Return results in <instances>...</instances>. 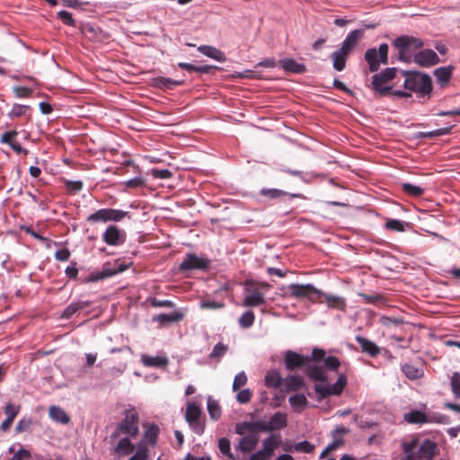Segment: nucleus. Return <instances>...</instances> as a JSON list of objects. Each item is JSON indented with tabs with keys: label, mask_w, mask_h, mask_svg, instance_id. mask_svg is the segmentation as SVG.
Returning a JSON list of instances; mask_svg holds the SVG:
<instances>
[{
	"label": "nucleus",
	"mask_w": 460,
	"mask_h": 460,
	"mask_svg": "<svg viewBox=\"0 0 460 460\" xmlns=\"http://www.w3.org/2000/svg\"><path fill=\"white\" fill-rule=\"evenodd\" d=\"M125 232L117 226H110L102 234L103 241L109 244L117 246L125 242Z\"/></svg>",
	"instance_id": "nucleus-12"
},
{
	"label": "nucleus",
	"mask_w": 460,
	"mask_h": 460,
	"mask_svg": "<svg viewBox=\"0 0 460 460\" xmlns=\"http://www.w3.org/2000/svg\"><path fill=\"white\" fill-rule=\"evenodd\" d=\"M288 402L296 412H301L308 405V400L303 394L290 396Z\"/></svg>",
	"instance_id": "nucleus-30"
},
{
	"label": "nucleus",
	"mask_w": 460,
	"mask_h": 460,
	"mask_svg": "<svg viewBox=\"0 0 460 460\" xmlns=\"http://www.w3.org/2000/svg\"><path fill=\"white\" fill-rule=\"evenodd\" d=\"M184 314L181 311H175L171 314H161L154 317V321L161 323L167 324L182 320Z\"/></svg>",
	"instance_id": "nucleus-31"
},
{
	"label": "nucleus",
	"mask_w": 460,
	"mask_h": 460,
	"mask_svg": "<svg viewBox=\"0 0 460 460\" xmlns=\"http://www.w3.org/2000/svg\"><path fill=\"white\" fill-rule=\"evenodd\" d=\"M13 92L18 98L29 97L32 93L31 89L22 86L14 87Z\"/></svg>",
	"instance_id": "nucleus-57"
},
{
	"label": "nucleus",
	"mask_w": 460,
	"mask_h": 460,
	"mask_svg": "<svg viewBox=\"0 0 460 460\" xmlns=\"http://www.w3.org/2000/svg\"><path fill=\"white\" fill-rule=\"evenodd\" d=\"M294 447L297 452L311 453L314 450V446L308 441H302L296 444Z\"/></svg>",
	"instance_id": "nucleus-53"
},
{
	"label": "nucleus",
	"mask_w": 460,
	"mask_h": 460,
	"mask_svg": "<svg viewBox=\"0 0 460 460\" xmlns=\"http://www.w3.org/2000/svg\"><path fill=\"white\" fill-rule=\"evenodd\" d=\"M208 411L213 420H217L221 415V410L217 401L210 396L208 398Z\"/></svg>",
	"instance_id": "nucleus-39"
},
{
	"label": "nucleus",
	"mask_w": 460,
	"mask_h": 460,
	"mask_svg": "<svg viewBox=\"0 0 460 460\" xmlns=\"http://www.w3.org/2000/svg\"><path fill=\"white\" fill-rule=\"evenodd\" d=\"M349 54L339 49L332 55L333 68L337 71H342L346 66V61Z\"/></svg>",
	"instance_id": "nucleus-28"
},
{
	"label": "nucleus",
	"mask_w": 460,
	"mask_h": 460,
	"mask_svg": "<svg viewBox=\"0 0 460 460\" xmlns=\"http://www.w3.org/2000/svg\"><path fill=\"white\" fill-rule=\"evenodd\" d=\"M252 398V392L249 389H243L236 394V400L240 403H247Z\"/></svg>",
	"instance_id": "nucleus-55"
},
{
	"label": "nucleus",
	"mask_w": 460,
	"mask_h": 460,
	"mask_svg": "<svg viewBox=\"0 0 460 460\" xmlns=\"http://www.w3.org/2000/svg\"><path fill=\"white\" fill-rule=\"evenodd\" d=\"M281 66L285 71L295 73V74H302L305 72V66L302 63H298L294 59L286 58L280 61Z\"/></svg>",
	"instance_id": "nucleus-29"
},
{
	"label": "nucleus",
	"mask_w": 460,
	"mask_h": 460,
	"mask_svg": "<svg viewBox=\"0 0 460 460\" xmlns=\"http://www.w3.org/2000/svg\"><path fill=\"white\" fill-rule=\"evenodd\" d=\"M312 358L315 361L323 359L325 367L331 370H336L340 366V361L337 358L332 356L325 358V351L322 349H314Z\"/></svg>",
	"instance_id": "nucleus-17"
},
{
	"label": "nucleus",
	"mask_w": 460,
	"mask_h": 460,
	"mask_svg": "<svg viewBox=\"0 0 460 460\" xmlns=\"http://www.w3.org/2000/svg\"><path fill=\"white\" fill-rule=\"evenodd\" d=\"M198 50L208 58L218 62H225L226 56L223 51L210 45H201L198 47Z\"/></svg>",
	"instance_id": "nucleus-19"
},
{
	"label": "nucleus",
	"mask_w": 460,
	"mask_h": 460,
	"mask_svg": "<svg viewBox=\"0 0 460 460\" xmlns=\"http://www.w3.org/2000/svg\"><path fill=\"white\" fill-rule=\"evenodd\" d=\"M121 434L126 437L135 438L138 434V415L135 411H128L125 418L117 426L115 431L112 433L111 438L113 441L115 438H119Z\"/></svg>",
	"instance_id": "nucleus-4"
},
{
	"label": "nucleus",
	"mask_w": 460,
	"mask_h": 460,
	"mask_svg": "<svg viewBox=\"0 0 460 460\" xmlns=\"http://www.w3.org/2000/svg\"><path fill=\"white\" fill-rule=\"evenodd\" d=\"M158 434V428L155 425L150 426L146 433L145 439L151 444H155Z\"/></svg>",
	"instance_id": "nucleus-49"
},
{
	"label": "nucleus",
	"mask_w": 460,
	"mask_h": 460,
	"mask_svg": "<svg viewBox=\"0 0 460 460\" xmlns=\"http://www.w3.org/2000/svg\"><path fill=\"white\" fill-rule=\"evenodd\" d=\"M247 383V376L243 371L238 373L233 382V390L236 391Z\"/></svg>",
	"instance_id": "nucleus-48"
},
{
	"label": "nucleus",
	"mask_w": 460,
	"mask_h": 460,
	"mask_svg": "<svg viewBox=\"0 0 460 460\" xmlns=\"http://www.w3.org/2000/svg\"><path fill=\"white\" fill-rule=\"evenodd\" d=\"M127 269V267L123 266L121 263L118 264V266L116 268H113V269H104L102 272H99L97 273L96 275L94 276H92L91 277V280L92 281H97V280H101V279H103L107 277H111V276H113L119 272H121L123 270H125Z\"/></svg>",
	"instance_id": "nucleus-36"
},
{
	"label": "nucleus",
	"mask_w": 460,
	"mask_h": 460,
	"mask_svg": "<svg viewBox=\"0 0 460 460\" xmlns=\"http://www.w3.org/2000/svg\"><path fill=\"white\" fill-rule=\"evenodd\" d=\"M127 215L126 211L114 209V208H102L95 211L87 217L88 222H108V221H120Z\"/></svg>",
	"instance_id": "nucleus-7"
},
{
	"label": "nucleus",
	"mask_w": 460,
	"mask_h": 460,
	"mask_svg": "<svg viewBox=\"0 0 460 460\" xmlns=\"http://www.w3.org/2000/svg\"><path fill=\"white\" fill-rule=\"evenodd\" d=\"M363 33L364 31L362 30H354L350 31L343 40L341 49L349 55L358 44L359 39L363 36Z\"/></svg>",
	"instance_id": "nucleus-18"
},
{
	"label": "nucleus",
	"mask_w": 460,
	"mask_h": 460,
	"mask_svg": "<svg viewBox=\"0 0 460 460\" xmlns=\"http://www.w3.org/2000/svg\"><path fill=\"white\" fill-rule=\"evenodd\" d=\"M402 188L405 193L413 197H420L424 192V190L421 187L411 183H403Z\"/></svg>",
	"instance_id": "nucleus-40"
},
{
	"label": "nucleus",
	"mask_w": 460,
	"mask_h": 460,
	"mask_svg": "<svg viewBox=\"0 0 460 460\" xmlns=\"http://www.w3.org/2000/svg\"><path fill=\"white\" fill-rule=\"evenodd\" d=\"M29 457V452L24 449L19 450L17 453L14 454L13 458L11 460H27Z\"/></svg>",
	"instance_id": "nucleus-64"
},
{
	"label": "nucleus",
	"mask_w": 460,
	"mask_h": 460,
	"mask_svg": "<svg viewBox=\"0 0 460 460\" xmlns=\"http://www.w3.org/2000/svg\"><path fill=\"white\" fill-rule=\"evenodd\" d=\"M283 383V379L279 371L275 369L269 370L265 376V385L268 387L278 388Z\"/></svg>",
	"instance_id": "nucleus-34"
},
{
	"label": "nucleus",
	"mask_w": 460,
	"mask_h": 460,
	"mask_svg": "<svg viewBox=\"0 0 460 460\" xmlns=\"http://www.w3.org/2000/svg\"><path fill=\"white\" fill-rule=\"evenodd\" d=\"M208 266V261L198 257L194 254H188L181 262L179 268L181 270H189L194 269H206Z\"/></svg>",
	"instance_id": "nucleus-14"
},
{
	"label": "nucleus",
	"mask_w": 460,
	"mask_h": 460,
	"mask_svg": "<svg viewBox=\"0 0 460 460\" xmlns=\"http://www.w3.org/2000/svg\"><path fill=\"white\" fill-rule=\"evenodd\" d=\"M180 83L165 77H157L154 79V84L159 88H172Z\"/></svg>",
	"instance_id": "nucleus-44"
},
{
	"label": "nucleus",
	"mask_w": 460,
	"mask_h": 460,
	"mask_svg": "<svg viewBox=\"0 0 460 460\" xmlns=\"http://www.w3.org/2000/svg\"><path fill=\"white\" fill-rule=\"evenodd\" d=\"M356 341L361 347L362 351L369 354L371 357H376L380 353V348L371 341L361 336H357Z\"/></svg>",
	"instance_id": "nucleus-22"
},
{
	"label": "nucleus",
	"mask_w": 460,
	"mask_h": 460,
	"mask_svg": "<svg viewBox=\"0 0 460 460\" xmlns=\"http://www.w3.org/2000/svg\"><path fill=\"white\" fill-rule=\"evenodd\" d=\"M347 384V378L345 375H340L336 383L332 385H317L314 390L321 398H324L328 395H339L343 391Z\"/></svg>",
	"instance_id": "nucleus-10"
},
{
	"label": "nucleus",
	"mask_w": 460,
	"mask_h": 460,
	"mask_svg": "<svg viewBox=\"0 0 460 460\" xmlns=\"http://www.w3.org/2000/svg\"><path fill=\"white\" fill-rule=\"evenodd\" d=\"M151 305L155 307H172L174 305L170 300H158L155 298L151 301Z\"/></svg>",
	"instance_id": "nucleus-60"
},
{
	"label": "nucleus",
	"mask_w": 460,
	"mask_h": 460,
	"mask_svg": "<svg viewBox=\"0 0 460 460\" xmlns=\"http://www.w3.org/2000/svg\"><path fill=\"white\" fill-rule=\"evenodd\" d=\"M49 415L54 421L61 424H67L70 421L69 416L59 406H50L49 410Z\"/></svg>",
	"instance_id": "nucleus-25"
},
{
	"label": "nucleus",
	"mask_w": 460,
	"mask_h": 460,
	"mask_svg": "<svg viewBox=\"0 0 460 460\" xmlns=\"http://www.w3.org/2000/svg\"><path fill=\"white\" fill-rule=\"evenodd\" d=\"M404 90H394L392 94L394 96L408 98L411 96V92L420 93L421 94H429L432 90L431 78L420 72L404 71Z\"/></svg>",
	"instance_id": "nucleus-1"
},
{
	"label": "nucleus",
	"mask_w": 460,
	"mask_h": 460,
	"mask_svg": "<svg viewBox=\"0 0 460 460\" xmlns=\"http://www.w3.org/2000/svg\"><path fill=\"white\" fill-rule=\"evenodd\" d=\"M404 375L410 379H418L422 376L423 371L415 366L405 364L402 366Z\"/></svg>",
	"instance_id": "nucleus-38"
},
{
	"label": "nucleus",
	"mask_w": 460,
	"mask_h": 460,
	"mask_svg": "<svg viewBox=\"0 0 460 460\" xmlns=\"http://www.w3.org/2000/svg\"><path fill=\"white\" fill-rule=\"evenodd\" d=\"M134 449L135 447L130 441V438L124 437L119 438L113 447L114 460H120L122 457L131 454Z\"/></svg>",
	"instance_id": "nucleus-13"
},
{
	"label": "nucleus",
	"mask_w": 460,
	"mask_h": 460,
	"mask_svg": "<svg viewBox=\"0 0 460 460\" xmlns=\"http://www.w3.org/2000/svg\"><path fill=\"white\" fill-rule=\"evenodd\" d=\"M270 457L269 454L263 450H260L251 456L250 460H268Z\"/></svg>",
	"instance_id": "nucleus-63"
},
{
	"label": "nucleus",
	"mask_w": 460,
	"mask_h": 460,
	"mask_svg": "<svg viewBox=\"0 0 460 460\" xmlns=\"http://www.w3.org/2000/svg\"><path fill=\"white\" fill-rule=\"evenodd\" d=\"M414 61L422 66H430L439 62L437 53L431 49H424L414 55Z\"/></svg>",
	"instance_id": "nucleus-15"
},
{
	"label": "nucleus",
	"mask_w": 460,
	"mask_h": 460,
	"mask_svg": "<svg viewBox=\"0 0 460 460\" xmlns=\"http://www.w3.org/2000/svg\"><path fill=\"white\" fill-rule=\"evenodd\" d=\"M266 303L264 295L257 290L248 292L245 296L243 305L244 306H258Z\"/></svg>",
	"instance_id": "nucleus-21"
},
{
	"label": "nucleus",
	"mask_w": 460,
	"mask_h": 460,
	"mask_svg": "<svg viewBox=\"0 0 460 460\" xmlns=\"http://www.w3.org/2000/svg\"><path fill=\"white\" fill-rule=\"evenodd\" d=\"M309 358L299 355L294 351L288 350L285 354V364L288 370L305 367Z\"/></svg>",
	"instance_id": "nucleus-16"
},
{
	"label": "nucleus",
	"mask_w": 460,
	"mask_h": 460,
	"mask_svg": "<svg viewBox=\"0 0 460 460\" xmlns=\"http://www.w3.org/2000/svg\"><path fill=\"white\" fill-rule=\"evenodd\" d=\"M259 441V436L256 434H250L241 438L239 442V449L243 452L252 451Z\"/></svg>",
	"instance_id": "nucleus-27"
},
{
	"label": "nucleus",
	"mask_w": 460,
	"mask_h": 460,
	"mask_svg": "<svg viewBox=\"0 0 460 460\" xmlns=\"http://www.w3.org/2000/svg\"><path fill=\"white\" fill-rule=\"evenodd\" d=\"M407 224L398 219H388L385 223V227L389 230L395 232H403Z\"/></svg>",
	"instance_id": "nucleus-42"
},
{
	"label": "nucleus",
	"mask_w": 460,
	"mask_h": 460,
	"mask_svg": "<svg viewBox=\"0 0 460 460\" xmlns=\"http://www.w3.org/2000/svg\"><path fill=\"white\" fill-rule=\"evenodd\" d=\"M306 373L308 376L315 381H326L327 376L325 374V370L323 367H320L316 363L310 362L308 360L306 364Z\"/></svg>",
	"instance_id": "nucleus-20"
},
{
	"label": "nucleus",
	"mask_w": 460,
	"mask_h": 460,
	"mask_svg": "<svg viewBox=\"0 0 460 460\" xmlns=\"http://www.w3.org/2000/svg\"><path fill=\"white\" fill-rule=\"evenodd\" d=\"M403 419L408 423L423 424L430 421L429 418L422 411H411L404 413Z\"/></svg>",
	"instance_id": "nucleus-26"
},
{
	"label": "nucleus",
	"mask_w": 460,
	"mask_h": 460,
	"mask_svg": "<svg viewBox=\"0 0 460 460\" xmlns=\"http://www.w3.org/2000/svg\"><path fill=\"white\" fill-rule=\"evenodd\" d=\"M224 306H225L224 303L217 302L214 300L203 301L200 304V307L202 309H209V310L220 309V308H223Z\"/></svg>",
	"instance_id": "nucleus-54"
},
{
	"label": "nucleus",
	"mask_w": 460,
	"mask_h": 460,
	"mask_svg": "<svg viewBox=\"0 0 460 460\" xmlns=\"http://www.w3.org/2000/svg\"><path fill=\"white\" fill-rule=\"evenodd\" d=\"M58 16L67 25L72 26L75 24V20L73 19L72 14L67 11L63 10L58 12Z\"/></svg>",
	"instance_id": "nucleus-56"
},
{
	"label": "nucleus",
	"mask_w": 460,
	"mask_h": 460,
	"mask_svg": "<svg viewBox=\"0 0 460 460\" xmlns=\"http://www.w3.org/2000/svg\"><path fill=\"white\" fill-rule=\"evenodd\" d=\"M147 459V448L144 443L137 446L136 453L129 457L128 460H146Z\"/></svg>",
	"instance_id": "nucleus-45"
},
{
	"label": "nucleus",
	"mask_w": 460,
	"mask_h": 460,
	"mask_svg": "<svg viewBox=\"0 0 460 460\" xmlns=\"http://www.w3.org/2000/svg\"><path fill=\"white\" fill-rule=\"evenodd\" d=\"M19 411H20V406L13 404V403H8L4 408V413L6 415V418L11 419L13 420L18 414Z\"/></svg>",
	"instance_id": "nucleus-52"
},
{
	"label": "nucleus",
	"mask_w": 460,
	"mask_h": 460,
	"mask_svg": "<svg viewBox=\"0 0 460 460\" xmlns=\"http://www.w3.org/2000/svg\"><path fill=\"white\" fill-rule=\"evenodd\" d=\"M254 314L252 311H246L244 314H242V316L239 319V324L243 328H249L251 327L254 323Z\"/></svg>",
	"instance_id": "nucleus-43"
},
{
	"label": "nucleus",
	"mask_w": 460,
	"mask_h": 460,
	"mask_svg": "<svg viewBox=\"0 0 460 460\" xmlns=\"http://www.w3.org/2000/svg\"><path fill=\"white\" fill-rule=\"evenodd\" d=\"M200 409L195 403H189L186 409L185 419L191 429L198 434L204 431V426L199 420Z\"/></svg>",
	"instance_id": "nucleus-11"
},
{
	"label": "nucleus",
	"mask_w": 460,
	"mask_h": 460,
	"mask_svg": "<svg viewBox=\"0 0 460 460\" xmlns=\"http://www.w3.org/2000/svg\"><path fill=\"white\" fill-rule=\"evenodd\" d=\"M319 290H317L313 285L305 284H291L285 288V295L300 298V297H308L312 299L314 295L318 296Z\"/></svg>",
	"instance_id": "nucleus-9"
},
{
	"label": "nucleus",
	"mask_w": 460,
	"mask_h": 460,
	"mask_svg": "<svg viewBox=\"0 0 460 460\" xmlns=\"http://www.w3.org/2000/svg\"><path fill=\"white\" fill-rule=\"evenodd\" d=\"M29 109L30 107L27 105L14 104L10 112L8 113V115L12 119L21 117L24 115Z\"/></svg>",
	"instance_id": "nucleus-46"
},
{
	"label": "nucleus",
	"mask_w": 460,
	"mask_h": 460,
	"mask_svg": "<svg viewBox=\"0 0 460 460\" xmlns=\"http://www.w3.org/2000/svg\"><path fill=\"white\" fill-rule=\"evenodd\" d=\"M70 257V252L67 249H61L56 252L55 258L60 261H66Z\"/></svg>",
	"instance_id": "nucleus-59"
},
{
	"label": "nucleus",
	"mask_w": 460,
	"mask_h": 460,
	"mask_svg": "<svg viewBox=\"0 0 460 460\" xmlns=\"http://www.w3.org/2000/svg\"><path fill=\"white\" fill-rule=\"evenodd\" d=\"M16 135L17 132L14 130L5 132L1 137V142L10 146L13 142V137H15Z\"/></svg>",
	"instance_id": "nucleus-61"
},
{
	"label": "nucleus",
	"mask_w": 460,
	"mask_h": 460,
	"mask_svg": "<svg viewBox=\"0 0 460 460\" xmlns=\"http://www.w3.org/2000/svg\"><path fill=\"white\" fill-rule=\"evenodd\" d=\"M318 297L324 298L327 305L332 308H337V309H344L346 303L345 299L339 296H332L328 295L326 293L318 292Z\"/></svg>",
	"instance_id": "nucleus-23"
},
{
	"label": "nucleus",
	"mask_w": 460,
	"mask_h": 460,
	"mask_svg": "<svg viewBox=\"0 0 460 460\" xmlns=\"http://www.w3.org/2000/svg\"><path fill=\"white\" fill-rule=\"evenodd\" d=\"M288 416L284 412H275L270 420H259L254 423V427L265 432H271L283 429L287 426Z\"/></svg>",
	"instance_id": "nucleus-5"
},
{
	"label": "nucleus",
	"mask_w": 460,
	"mask_h": 460,
	"mask_svg": "<svg viewBox=\"0 0 460 460\" xmlns=\"http://www.w3.org/2000/svg\"><path fill=\"white\" fill-rule=\"evenodd\" d=\"M279 444L280 437L277 435H271L263 441L262 450L271 456L273 451L279 447Z\"/></svg>",
	"instance_id": "nucleus-37"
},
{
	"label": "nucleus",
	"mask_w": 460,
	"mask_h": 460,
	"mask_svg": "<svg viewBox=\"0 0 460 460\" xmlns=\"http://www.w3.org/2000/svg\"><path fill=\"white\" fill-rule=\"evenodd\" d=\"M451 390L454 396L456 399L460 398V374L458 372H454L451 376Z\"/></svg>",
	"instance_id": "nucleus-41"
},
{
	"label": "nucleus",
	"mask_w": 460,
	"mask_h": 460,
	"mask_svg": "<svg viewBox=\"0 0 460 460\" xmlns=\"http://www.w3.org/2000/svg\"><path fill=\"white\" fill-rule=\"evenodd\" d=\"M227 351V346L223 343H217L214 346L212 352L210 353V358H220L222 356L226 354Z\"/></svg>",
	"instance_id": "nucleus-50"
},
{
	"label": "nucleus",
	"mask_w": 460,
	"mask_h": 460,
	"mask_svg": "<svg viewBox=\"0 0 460 460\" xmlns=\"http://www.w3.org/2000/svg\"><path fill=\"white\" fill-rule=\"evenodd\" d=\"M91 303L89 301H76L68 305L62 313V317L69 319L77 311L82 310L89 306Z\"/></svg>",
	"instance_id": "nucleus-32"
},
{
	"label": "nucleus",
	"mask_w": 460,
	"mask_h": 460,
	"mask_svg": "<svg viewBox=\"0 0 460 460\" xmlns=\"http://www.w3.org/2000/svg\"><path fill=\"white\" fill-rule=\"evenodd\" d=\"M218 447L222 454L227 456L230 459H234V456L231 453L230 441L227 438H220L218 441Z\"/></svg>",
	"instance_id": "nucleus-47"
},
{
	"label": "nucleus",
	"mask_w": 460,
	"mask_h": 460,
	"mask_svg": "<svg viewBox=\"0 0 460 460\" xmlns=\"http://www.w3.org/2000/svg\"><path fill=\"white\" fill-rule=\"evenodd\" d=\"M283 385L287 392H297L304 386V380L298 376H288L283 379Z\"/></svg>",
	"instance_id": "nucleus-24"
},
{
	"label": "nucleus",
	"mask_w": 460,
	"mask_h": 460,
	"mask_svg": "<svg viewBox=\"0 0 460 460\" xmlns=\"http://www.w3.org/2000/svg\"><path fill=\"white\" fill-rule=\"evenodd\" d=\"M394 46L398 50L399 58L409 62L413 51L423 46V41L412 36L403 35L394 40Z\"/></svg>",
	"instance_id": "nucleus-3"
},
{
	"label": "nucleus",
	"mask_w": 460,
	"mask_h": 460,
	"mask_svg": "<svg viewBox=\"0 0 460 460\" xmlns=\"http://www.w3.org/2000/svg\"><path fill=\"white\" fill-rule=\"evenodd\" d=\"M396 74L395 68H386L379 74L373 75L372 86L380 95H386L390 93L391 87L384 84L392 80Z\"/></svg>",
	"instance_id": "nucleus-8"
},
{
	"label": "nucleus",
	"mask_w": 460,
	"mask_h": 460,
	"mask_svg": "<svg viewBox=\"0 0 460 460\" xmlns=\"http://www.w3.org/2000/svg\"><path fill=\"white\" fill-rule=\"evenodd\" d=\"M388 45L381 44L378 49H370L366 51L365 58L371 72L376 71L381 64H387Z\"/></svg>",
	"instance_id": "nucleus-6"
},
{
	"label": "nucleus",
	"mask_w": 460,
	"mask_h": 460,
	"mask_svg": "<svg viewBox=\"0 0 460 460\" xmlns=\"http://www.w3.org/2000/svg\"><path fill=\"white\" fill-rule=\"evenodd\" d=\"M125 184L128 188H137L144 185V181L140 177H135L133 179L127 181Z\"/></svg>",
	"instance_id": "nucleus-62"
},
{
	"label": "nucleus",
	"mask_w": 460,
	"mask_h": 460,
	"mask_svg": "<svg viewBox=\"0 0 460 460\" xmlns=\"http://www.w3.org/2000/svg\"><path fill=\"white\" fill-rule=\"evenodd\" d=\"M452 71L451 66H442L435 70L434 75L436 79L442 87L448 84L452 76Z\"/></svg>",
	"instance_id": "nucleus-33"
},
{
	"label": "nucleus",
	"mask_w": 460,
	"mask_h": 460,
	"mask_svg": "<svg viewBox=\"0 0 460 460\" xmlns=\"http://www.w3.org/2000/svg\"><path fill=\"white\" fill-rule=\"evenodd\" d=\"M436 448V444L429 439L419 446L418 438H412L402 443L405 456L402 460H432Z\"/></svg>",
	"instance_id": "nucleus-2"
},
{
	"label": "nucleus",
	"mask_w": 460,
	"mask_h": 460,
	"mask_svg": "<svg viewBox=\"0 0 460 460\" xmlns=\"http://www.w3.org/2000/svg\"><path fill=\"white\" fill-rule=\"evenodd\" d=\"M450 129H451V127L442 128H438V129H436V130H433L430 132H427L424 134V136L428 137H440V136L448 134L450 132Z\"/></svg>",
	"instance_id": "nucleus-58"
},
{
	"label": "nucleus",
	"mask_w": 460,
	"mask_h": 460,
	"mask_svg": "<svg viewBox=\"0 0 460 460\" xmlns=\"http://www.w3.org/2000/svg\"><path fill=\"white\" fill-rule=\"evenodd\" d=\"M261 194L270 199H277L286 195V192L278 189H262Z\"/></svg>",
	"instance_id": "nucleus-51"
},
{
	"label": "nucleus",
	"mask_w": 460,
	"mask_h": 460,
	"mask_svg": "<svg viewBox=\"0 0 460 460\" xmlns=\"http://www.w3.org/2000/svg\"><path fill=\"white\" fill-rule=\"evenodd\" d=\"M141 362L146 366V367H164L168 364V359L164 357H151L148 355H142L141 356Z\"/></svg>",
	"instance_id": "nucleus-35"
}]
</instances>
